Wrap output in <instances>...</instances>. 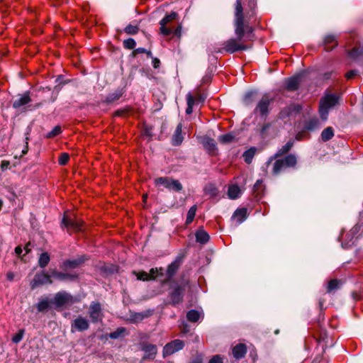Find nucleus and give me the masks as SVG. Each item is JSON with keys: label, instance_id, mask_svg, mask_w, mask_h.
<instances>
[{"label": "nucleus", "instance_id": "1", "mask_svg": "<svg viewBox=\"0 0 363 363\" xmlns=\"http://www.w3.org/2000/svg\"><path fill=\"white\" fill-rule=\"evenodd\" d=\"M256 0H236L234 13V27L236 38H231L223 43L222 49L228 53L246 50L252 48L247 45L251 40L253 28L250 25L255 16Z\"/></svg>", "mask_w": 363, "mask_h": 363}, {"label": "nucleus", "instance_id": "2", "mask_svg": "<svg viewBox=\"0 0 363 363\" xmlns=\"http://www.w3.org/2000/svg\"><path fill=\"white\" fill-rule=\"evenodd\" d=\"M361 226L358 224L354 225L350 230H342L339 240L342 243V246L345 248L352 246L358 238Z\"/></svg>", "mask_w": 363, "mask_h": 363}, {"label": "nucleus", "instance_id": "3", "mask_svg": "<svg viewBox=\"0 0 363 363\" xmlns=\"http://www.w3.org/2000/svg\"><path fill=\"white\" fill-rule=\"evenodd\" d=\"M337 103V97L335 94H328L321 99L319 105V113L323 121H326L329 110Z\"/></svg>", "mask_w": 363, "mask_h": 363}, {"label": "nucleus", "instance_id": "4", "mask_svg": "<svg viewBox=\"0 0 363 363\" xmlns=\"http://www.w3.org/2000/svg\"><path fill=\"white\" fill-rule=\"evenodd\" d=\"M155 184L156 186H163L165 188L173 190L175 191H180L182 190L183 186L178 181L170 177H159L155 179Z\"/></svg>", "mask_w": 363, "mask_h": 363}, {"label": "nucleus", "instance_id": "5", "mask_svg": "<svg viewBox=\"0 0 363 363\" xmlns=\"http://www.w3.org/2000/svg\"><path fill=\"white\" fill-rule=\"evenodd\" d=\"M62 224L69 233L79 232L82 230L84 222L79 218L72 219L68 218V216L65 213L62 220Z\"/></svg>", "mask_w": 363, "mask_h": 363}, {"label": "nucleus", "instance_id": "6", "mask_svg": "<svg viewBox=\"0 0 363 363\" xmlns=\"http://www.w3.org/2000/svg\"><path fill=\"white\" fill-rule=\"evenodd\" d=\"M56 307L60 308L67 305H71L74 302V299L66 291H60L55 294L52 301Z\"/></svg>", "mask_w": 363, "mask_h": 363}, {"label": "nucleus", "instance_id": "7", "mask_svg": "<svg viewBox=\"0 0 363 363\" xmlns=\"http://www.w3.org/2000/svg\"><path fill=\"white\" fill-rule=\"evenodd\" d=\"M178 16V14L172 11L169 14L166 15L160 22V33L167 36L173 33V30L170 28L167 27V24L172 22L174 19L177 18Z\"/></svg>", "mask_w": 363, "mask_h": 363}, {"label": "nucleus", "instance_id": "8", "mask_svg": "<svg viewBox=\"0 0 363 363\" xmlns=\"http://www.w3.org/2000/svg\"><path fill=\"white\" fill-rule=\"evenodd\" d=\"M184 346V343L181 340H174L167 344L163 349V355L167 356L182 350Z\"/></svg>", "mask_w": 363, "mask_h": 363}, {"label": "nucleus", "instance_id": "9", "mask_svg": "<svg viewBox=\"0 0 363 363\" xmlns=\"http://www.w3.org/2000/svg\"><path fill=\"white\" fill-rule=\"evenodd\" d=\"M89 316L94 323L101 321L103 313L101 306L98 302H92L89 306Z\"/></svg>", "mask_w": 363, "mask_h": 363}, {"label": "nucleus", "instance_id": "10", "mask_svg": "<svg viewBox=\"0 0 363 363\" xmlns=\"http://www.w3.org/2000/svg\"><path fill=\"white\" fill-rule=\"evenodd\" d=\"M51 275L47 273L42 272L36 274L31 282V288L34 289L38 286L43 285L45 284H52Z\"/></svg>", "mask_w": 363, "mask_h": 363}, {"label": "nucleus", "instance_id": "11", "mask_svg": "<svg viewBox=\"0 0 363 363\" xmlns=\"http://www.w3.org/2000/svg\"><path fill=\"white\" fill-rule=\"evenodd\" d=\"M89 321L84 317L79 316L72 323V330L84 331L89 328Z\"/></svg>", "mask_w": 363, "mask_h": 363}, {"label": "nucleus", "instance_id": "12", "mask_svg": "<svg viewBox=\"0 0 363 363\" xmlns=\"http://www.w3.org/2000/svg\"><path fill=\"white\" fill-rule=\"evenodd\" d=\"M184 292V288L180 286L174 288L170 296L171 301L173 305H176L182 302Z\"/></svg>", "mask_w": 363, "mask_h": 363}, {"label": "nucleus", "instance_id": "13", "mask_svg": "<svg viewBox=\"0 0 363 363\" xmlns=\"http://www.w3.org/2000/svg\"><path fill=\"white\" fill-rule=\"evenodd\" d=\"M51 277H53L60 281H74L77 279L78 275L76 273L69 274L67 272H60L56 270H53L51 272Z\"/></svg>", "mask_w": 363, "mask_h": 363}, {"label": "nucleus", "instance_id": "14", "mask_svg": "<svg viewBox=\"0 0 363 363\" xmlns=\"http://www.w3.org/2000/svg\"><path fill=\"white\" fill-rule=\"evenodd\" d=\"M293 145H294V143L292 141L287 142L284 146H282L279 150H278V151L276 152V154L273 157H272L269 160V161L267 162V166L268 167L273 160H274L279 157H281L284 154H286V152H288L291 149Z\"/></svg>", "mask_w": 363, "mask_h": 363}, {"label": "nucleus", "instance_id": "15", "mask_svg": "<svg viewBox=\"0 0 363 363\" xmlns=\"http://www.w3.org/2000/svg\"><path fill=\"white\" fill-rule=\"evenodd\" d=\"M270 101L267 96H264L259 101L256 110L262 115L266 116L268 113V108Z\"/></svg>", "mask_w": 363, "mask_h": 363}, {"label": "nucleus", "instance_id": "16", "mask_svg": "<svg viewBox=\"0 0 363 363\" xmlns=\"http://www.w3.org/2000/svg\"><path fill=\"white\" fill-rule=\"evenodd\" d=\"M143 350L145 352L144 358L153 359L157 352L156 345L152 344H147L143 346Z\"/></svg>", "mask_w": 363, "mask_h": 363}, {"label": "nucleus", "instance_id": "17", "mask_svg": "<svg viewBox=\"0 0 363 363\" xmlns=\"http://www.w3.org/2000/svg\"><path fill=\"white\" fill-rule=\"evenodd\" d=\"M31 101L29 92H26L21 95L19 98L15 100L13 103V107L14 108H18L24 105H26Z\"/></svg>", "mask_w": 363, "mask_h": 363}, {"label": "nucleus", "instance_id": "18", "mask_svg": "<svg viewBox=\"0 0 363 363\" xmlns=\"http://www.w3.org/2000/svg\"><path fill=\"white\" fill-rule=\"evenodd\" d=\"M82 262L83 260L81 259H67L62 263L60 268L64 271L75 269L78 267Z\"/></svg>", "mask_w": 363, "mask_h": 363}, {"label": "nucleus", "instance_id": "19", "mask_svg": "<svg viewBox=\"0 0 363 363\" xmlns=\"http://www.w3.org/2000/svg\"><path fill=\"white\" fill-rule=\"evenodd\" d=\"M325 50L331 51L337 45L336 37L334 35H328L324 38Z\"/></svg>", "mask_w": 363, "mask_h": 363}, {"label": "nucleus", "instance_id": "20", "mask_svg": "<svg viewBox=\"0 0 363 363\" xmlns=\"http://www.w3.org/2000/svg\"><path fill=\"white\" fill-rule=\"evenodd\" d=\"M246 218L247 209L245 208L237 209L233 215V219L235 220L238 224L242 223Z\"/></svg>", "mask_w": 363, "mask_h": 363}, {"label": "nucleus", "instance_id": "21", "mask_svg": "<svg viewBox=\"0 0 363 363\" xmlns=\"http://www.w3.org/2000/svg\"><path fill=\"white\" fill-rule=\"evenodd\" d=\"M182 125L179 123L176 128L174 133L172 136V144L174 145H179L183 141V136L182 135Z\"/></svg>", "mask_w": 363, "mask_h": 363}, {"label": "nucleus", "instance_id": "22", "mask_svg": "<svg viewBox=\"0 0 363 363\" xmlns=\"http://www.w3.org/2000/svg\"><path fill=\"white\" fill-rule=\"evenodd\" d=\"M301 82V76H296L287 79L286 88L288 90L294 91L298 89Z\"/></svg>", "mask_w": 363, "mask_h": 363}, {"label": "nucleus", "instance_id": "23", "mask_svg": "<svg viewBox=\"0 0 363 363\" xmlns=\"http://www.w3.org/2000/svg\"><path fill=\"white\" fill-rule=\"evenodd\" d=\"M241 189L237 184H232L228 186V196L230 199H236L240 197Z\"/></svg>", "mask_w": 363, "mask_h": 363}, {"label": "nucleus", "instance_id": "24", "mask_svg": "<svg viewBox=\"0 0 363 363\" xmlns=\"http://www.w3.org/2000/svg\"><path fill=\"white\" fill-rule=\"evenodd\" d=\"M196 240L201 244H206L209 240V235L203 229L198 230L196 233Z\"/></svg>", "mask_w": 363, "mask_h": 363}, {"label": "nucleus", "instance_id": "25", "mask_svg": "<svg viewBox=\"0 0 363 363\" xmlns=\"http://www.w3.org/2000/svg\"><path fill=\"white\" fill-rule=\"evenodd\" d=\"M246 351V346L244 344H238L233 347V354L235 358L240 359L245 356Z\"/></svg>", "mask_w": 363, "mask_h": 363}, {"label": "nucleus", "instance_id": "26", "mask_svg": "<svg viewBox=\"0 0 363 363\" xmlns=\"http://www.w3.org/2000/svg\"><path fill=\"white\" fill-rule=\"evenodd\" d=\"M320 127L319 120L316 118H310L306 123V129L308 130H315Z\"/></svg>", "mask_w": 363, "mask_h": 363}, {"label": "nucleus", "instance_id": "27", "mask_svg": "<svg viewBox=\"0 0 363 363\" xmlns=\"http://www.w3.org/2000/svg\"><path fill=\"white\" fill-rule=\"evenodd\" d=\"M284 168H286L284 162L281 159L277 160L273 165L272 174L274 175L279 174Z\"/></svg>", "mask_w": 363, "mask_h": 363}, {"label": "nucleus", "instance_id": "28", "mask_svg": "<svg viewBox=\"0 0 363 363\" xmlns=\"http://www.w3.org/2000/svg\"><path fill=\"white\" fill-rule=\"evenodd\" d=\"M255 147H251L243 153V158L246 163L250 164L256 152Z\"/></svg>", "mask_w": 363, "mask_h": 363}, {"label": "nucleus", "instance_id": "29", "mask_svg": "<svg viewBox=\"0 0 363 363\" xmlns=\"http://www.w3.org/2000/svg\"><path fill=\"white\" fill-rule=\"evenodd\" d=\"M202 143L208 151L213 152L216 150V143L213 139L206 137L203 139Z\"/></svg>", "mask_w": 363, "mask_h": 363}, {"label": "nucleus", "instance_id": "30", "mask_svg": "<svg viewBox=\"0 0 363 363\" xmlns=\"http://www.w3.org/2000/svg\"><path fill=\"white\" fill-rule=\"evenodd\" d=\"M334 136V130L333 128L328 127L324 129L321 133V139L323 141L326 142L330 140Z\"/></svg>", "mask_w": 363, "mask_h": 363}, {"label": "nucleus", "instance_id": "31", "mask_svg": "<svg viewBox=\"0 0 363 363\" xmlns=\"http://www.w3.org/2000/svg\"><path fill=\"white\" fill-rule=\"evenodd\" d=\"M201 317V313L196 310H190L186 314V318L189 322L196 323Z\"/></svg>", "mask_w": 363, "mask_h": 363}, {"label": "nucleus", "instance_id": "32", "mask_svg": "<svg viewBox=\"0 0 363 363\" xmlns=\"http://www.w3.org/2000/svg\"><path fill=\"white\" fill-rule=\"evenodd\" d=\"M281 160L284 162L286 167H294L297 163L296 157L294 155H289Z\"/></svg>", "mask_w": 363, "mask_h": 363}, {"label": "nucleus", "instance_id": "33", "mask_svg": "<svg viewBox=\"0 0 363 363\" xmlns=\"http://www.w3.org/2000/svg\"><path fill=\"white\" fill-rule=\"evenodd\" d=\"M50 260V255L48 252H43L40 255L38 259V264L41 268H45Z\"/></svg>", "mask_w": 363, "mask_h": 363}, {"label": "nucleus", "instance_id": "34", "mask_svg": "<svg viewBox=\"0 0 363 363\" xmlns=\"http://www.w3.org/2000/svg\"><path fill=\"white\" fill-rule=\"evenodd\" d=\"M179 267V262L178 261H174L172 263H171L167 269V276L171 278L172 276L174 275L176 272L178 270Z\"/></svg>", "mask_w": 363, "mask_h": 363}, {"label": "nucleus", "instance_id": "35", "mask_svg": "<svg viewBox=\"0 0 363 363\" xmlns=\"http://www.w3.org/2000/svg\"><path fill=\"white\" fill-rule=\"evenodd\" d=\"M196 205H194L189 208L186 216V225H189L193 222L196 216Z\"/></svg>", "mask_w": 363, "mask_h": 363}, {"label": "nucleus", "instance_id": "36", "mask_svg": "<svg viewBox=\"0 0 363 363\" xmlns=\"http://www.w3.org/2000/svg\"><path fill=\"white\" fill-rule=\"evenodd\" d=\"M164 269L160 268H152L150 270L148 274L150 275V280L155 279L157 277H160L163 275Z\"/></svg>", "mask_w": 363, "mask_h": 363}, {"label": "nucleus", "instance_id": "37", "mask_svg": "<svg viewBox=\"0 0 363 363\" xmlns=\"http://www.w3.org/2000/svg\"><path fill=\"white\" fill-rule=\"evenodd\" d=\"M186 99H187V106H188L186 109V113L187 114H190L193 111V106L195 103V99L191 94H189L186 96Z\"/></svg>", "mask_w": 363, "mask_h": 363}, {"label": "nucleus", "instance_id": "38", "mask_svg": "<svg viewBox=\"0 0 363 363\" xmlns=\"http://www.w3.org/2000/svg\"><path fill=\"white\" fill-rule=\"evenodd\" d=\"M218 140L221 143H230L234 140V136L230 133L224 134L219 136Z\"/></svg>", "mask_w": 363, "mask_h": 363}, {"label": "nucleus", "instance_id": "39", "mask_svg": "<svg viewBox=\"0 0 363 363\" xmlns=\"http://www.w3.org/2000/svg\"><path fill=\"white\" fill-rule=\"evenodd\" d=\"M49 307V301L48 299H43L40 300L38 305H37V309L39 312H43L48 309Z\"/></svg>", "mask_w": 363, "mask_h": 363}, {"label": "nucleus", "instance_id": "40", "mask_svg": "<svg viewBox=\"0 0 363 363\" xmlns=\"http://www.w3.org/2000/svg\"><path fill=\"white\" fill-rule=\"evenodd\" d=\"M254 192L256 194V196H259L263 191L262 181L257 180L253 187Z\"/></svg>", "mask_w": 363, "mask_h": 363}, {"label": "nucleus", "instance_id": "41", "mask_svg": "<svg viewBox=\"0 0 363 363\" xmlns=\"http://www.w3.org/2000/svg\"><path fill=\"white\" fill-rule=\"evenodd\" d=\"M24 332L25 331L23 329L19 330L18 332L13 336L12 342L16 344H18V342H20L23 337Z\"/></svg>", "mask_w": 363, "mask_h": 363}, {"label": "nucleus", "instance_id": "42", "mask_svg": "<svg viewBox=\"0 0 363 363\" xmlns=\"http://www.w3.org/2000/svg\"><path fill=\"white\" fill-rule=\"evenodd\" d=\"M136 43L133 38H128L123 41V47L128 50H132L135 47Z\"/></svg>", "mask_w": 363, "mask_h": 363}, {"label": "nucleus", "instance_id": "43", "mask_svg": "<svg viewBox=\"0 0 363 363\" xmlns=\"http://www.w3.org/2000/svg\"><path fill=\"white\" fill-rule=\"evenodd\" d=\"M143 53H146L148 57H152L151 51H148L143 48H138L134 50L132 52V55L133 57H136L138 54H143Z\"/></svg>", "mask_w": 363, "mask_h": 363}, {"label": "nucleus", "instance_id": "44", "mask_svg": "<svg viewBox=\"0 0 363 363\" xmlns=\"http://www.w3.org/2000/svg\"><path fill=\"white\" fill-rule=\"evenodd\" d=\"M138 30L139 28L137 26L128 25L125 28V32L129 35H135Z\"/></svg>", "mask_w": 363, "mask_h": 363}, {"label": "nucleus", "instance_id": "45", "mask_svg": "<svg viewBox=\"0 0 363 363\" xmlns=\"http://www.w3.org/2000/svg\"><path fill=\"white\" fill-rule=\"evenodd\" d=\"M61 133V127L59 125L55 126L50 132L47 134V138H51L59 135Z\"/></svg>", "mask_w": 363, "mask_h": 363}, {"label": "nucleus", "instance_id": "46", "mask_svg": "<svg viewBox=\"0 0 363 363\" xmlns=\"http://www.w3.org/2000/svg\"><path fill=\"white\" fill-rule=\"evenodd\" d=\"M339 284V281L336 279L330 280L328 284V291H331L337 289Z\"/></svg>", "mask_w": 363, "mask_h": 363}, {"label": "nucleus", "instance_id": "47", "mask_svg": "<svg viewBox=\"0 0 363 363\" xmlns=\"http://www.w3.org/2000/svg\"><path fill=\"white\" fill-rule=\"evenodd\" d=\"M69 159V156L67 153H62L59 157V164L61 165H65Z\"/></svg>", "mask_w": 363, "mask_h": 363}, {"label": "nucleus", "instance_id": "48", "mask_svg": "<svg viewBox=\"0 0 363 363\" xmlns=\"http://www.w3.org/2000/svg\"><path fill=\"white\" fill-rule=\"evenodd\" d=\"M137 277L138 279L143 280V281L150 280V275L148 274V273H147L146 272H144V271L139 272L137 274Z\"/></svg>", "mask_w": 363, "mask_h": 363}, {"label": "nucleus", "instance_id": "49", "mask_svg": "<svg viewBox=\"0 0 363 363\" xmlns=\"http://www.w3.org/2000/svg\"><path fill=\"white\" fill-rule=\"evenodd\" d=\"M124 332H125L124 328H118L116 331H114L110 334V337L113 339L118 338Z\"/></svg>", "mask_w": 363, "mask_h": 363}, {"label": "nucleus", "instance_id": "50", "mask_svg": "<svg viewBox=\"0 0 363 363\" xmlns=\"http://www.w3.org/2000/svg\"><path fill=\"white\" fill-rule=\"evenodd\" d=\"M208 363H223V362L220 356L216 355L210 359Z\"/></svg>", "mask_w": 363, "mask_h": 363}, {"label": "nucleus", "instance_id": "51", "mask_svg": "<svg viewBox=\"0 0 363 363\" xmlns=\"http://www.w3.org/2000/svg\"><path fill=\"white\" fill-rule=\"evenodd\" d=\"M181 332L182 333H187L189 331V325L186 323H183L180 326Z\"/></svg>", "mask_w": 363, "mask_h": 363}, {"label": "nucleus", "instance_id": "52", "mask_svg": "<svg viewBox=\"0 0 363 363\" xmlns=\"http://www.w3.org/2000/svg\"><path fill=\"white\" fill-rule=\"evenodd\" d=\"M357 74V71L351 70L346 73L345 77L347 79L353 78Z\"/></svg>", "mask_w": 363, "mask_h": 363}, {"label": "nucleus", "instance_id": "53", "mask_svg": "<svg viewBox=\"0 0 363 363\" xmlns=\"http://www.w3.org/2000/svg\"><path fill=\"white\" fill-rule=\"evenodd\" d=\"M10 165V162L7 160H3L1 164V167L2 170L6 169L9 168Z\"/></svg>", "mask_w": 363, "mask_h": 363}, {"label": "nucleus", "instance_id": "54", "mask_svg": "<svg viewBox=\"0 0 363 363\" xmlns=\"http://www.w3.org/2000/svg\"><path fill=\"white\" fill-rule=\"evenodd\" d=\"M160 61L157 58H153L152 60V65L154 68H157L160 66Z\"/></svg>", "mask_w": 363, "mask_h": 363}, {"label": "nucleus", "instance_id": "55", "mask_svg": "<svg viewBox=\"0 0 363 363\" xmlns=\"http://www.w3.org/2000/svg\"><path fill=\"white\" fill-rule=\"evenodd\" d=\"M357 52H358L357 49H355V48L352 49V50L350 51L349 55L352 57H354L357 56Z\"/></svg>", "mask_w": 363, "mask_h": 363}, {"label": "nucleus", "instance_id": "56", "mask_svg": "<svg viewBox=\"0 0 363 363\" xmlns=\"http://www.w3.org/2000/svg\"><path fill=\"white\" fill-rule=\"evenodd\" d=\"M23 252V250L21 248V246H17L16 248H15V252L17 255H20Z\"/></svg>", "mask_w": 363, "mask_h": 363}, {"label": "nucleus", "instance_id": "57", "mask_svg": "<svg viewBox=\"0 0 363 363\" xmlns=\"http://www.w3.org/2000/svg\"><path fill=\"white\" fill-rule=\"evenodd\" d=\"M29 246H30V243H28V244L25 246V247H24V250H26V253H28V252H30V248L29 247Z\"/></svg>", "mask_w": 363, "mask_h": 363}, {"label": "nucleus", "instance_id": "58", "mask_svg": "<svg viewBox=\"0 0 363 363\" xmlns=\"http://www.w3.org/2000/svg\"><path fill=\"white\" fill-rule=\"evenodd\" d=\"M7 277L9 280H12L13 278V274L12 273H8L7 274Z\"/></svg>", "mask_w": 363, "mask_h": 363}, {"label": "nucleus", "instance_id": "59", "mask_svg": "<svg viewBox=\"0 0 363 363\" xmlns=\"http://www.w3.org/2000/svg\"><path fill=\"white\" fill-rule=\"evenodd\" d=\"M123 113V111H118L116 112V116H122Z\"/></svg>", "mask_w": 363, "mask_h": 363}, {"label": "nucleus", "instance_id": "60", "mask_svg": "<svg viewBox=\"0 0 363 363\" xmlns=\"http://www.w3.org/2000/svg\"><path fill=\"white\" fill-rule=\"evenodd\" d=\"M196 97H197L198 100H199L201 101H203V100H204V99L202 98V96L200 94H199Z\"/></svg>", "mask_w": 363, "mask_h": 363}, {"label": "nucleus", "instance_id": "61", "mask_svg": "<svg viewBox=\"0 0 363 363\" xmlns=\"http://www.w3.org/2000/svg\"><path fill=\"white\" fill-rule=\"evenodd\" d=\"M27 152H28V146L26 145V148L22 150V153H23V155H25L27 153Z\"/></svg>", "mask_w": 363, "mask_h": 363}, {"label": "nucleus", "instance_id": "62", "mask_svg": "<svg viewBox=\"0 0 363 363\" xmlns=\"http://www.w3.org/2000/svg\"><path fill=\"white\" fill-rule=\"evenodd\" d=\"M216 194V189H213V190L212 191L211 195H212V196H215Z\"/></svg>", "mask_w": 363, "mask_h": 363}, {"label": "nucleus", "instance_id": "63", "mask_svg": "<svg viewBox=\"0 0 363 363\" xmlns=\"http://www.w3.org/2000/svg\"><path fill=\"white\" fill-rule=\"evenodd\" d=\"M191 363H201V362H200V361H199V360H196V361H194V362H191Z\"/></svg>", "mask_w": 363, "mask_h": 363}, {"label": "nucleus", "instance_id": "64", "mask_svg": "<svg viewBox=\"0 0 363 363\" xmlns=\"http://www.w3.org/2000/svg\"><path fill=\"white\" fill-rule=\"evenodd\" d=\"M147 198V195L143 196V199H145Z\"/></svg>", "mask_w": 363, "mask_h": 363}]
</instances>
